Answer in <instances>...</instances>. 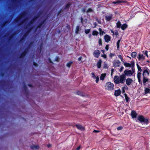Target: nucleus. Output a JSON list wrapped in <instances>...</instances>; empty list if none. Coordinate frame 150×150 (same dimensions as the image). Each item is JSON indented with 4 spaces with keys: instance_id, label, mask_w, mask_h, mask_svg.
<instances>
[{
    "instance_id": "obj_1",
    "label": "nucleus",
    "mask_w": 150,
    "mask_h": 150,
    "mask_svg": "<svg viewBox=\"0 0 150 150\" xmlns=\"http://www.w3.org/2000/svg\"><path fill=\"white\" fill-rule=\"evenodd\" d=\"M126 76L124 74L119 76H115L114 77V81L115 83L118 84L120 83H124L126 80Z\"/></svg>"
},
{
    "instance_id": "obj_2",
    "label": "nucleus",
    "mask_w": 150,
    "mask_h": 150,
    "mask_svg": "<svg viewBox=\"0 0 150 150\" xmlns=\"http://www.w3.org/2000/svg\"><path fill=\"white\" fill-rule=\"evenodd\" d=\"M135 72V70L134 69L133 67L132 68V70H125V71L124 72V74L125 75V76H130L131 75H132L133 73Z\"/></svg>"
},
{
    "instance_id": "obj_3",
    "label": "nucleus",
    "mask_w": 150,
    "mask_h": 150,
    "mask_svg": "<svg viewBox=\"0 0 150 150\" xmlns=\"http://www.w3.org/2000/svg\"><path fill=\"white\" fill-rule=\"evenodd\" d=\"M138 120L141 123H144V124H147L148 122V120L145 118L143 116L140 115L138 117Z\"/></svg>"
},
{
    "instance_id": "obj_4",
    "label": "nucleus",
    "mask_w": 150,
    "mask_h": 150,
    "mask_svg": "<svg viewBox=\"0 0 150 150\" xmlns=\"http://www.w3.org/2000/svg\"><path fill=\"white\" fill-rule=\"evenodd\" d=\"M39 17V15H36L34 16L33 18L28 23L27 25L26 26L25 29H27L28 28V26H30L32 24L35 20Z\"/></svg>"
},
{
    "instance_id": "obj_5",
    "label": "nucleus",
    "mask_w": 150,
    "mask_h": 150,
    "mask_svg": "<svg viewBox=\"0 0 150 150\" xmlns=\"http://www.w3.org/2000/svg\"><path fill=\"white\" fill-rule=\"evenodd\" d=\"M114 86V85L112 83L108 82L106 83L105 88L107 90H111L113 89Z\"/></svg>"
},
{
    "instance_id": "obj_6",
    "label": "nucleus",
    "mask_w": 150,
    "mask_h": 150,
    "mask_svg": "<svg viewBox=\"0 0 150 150\" xmlns=\"http://www.w3.org/2000/svg\"><path fill=\"white\" fill-rule=\"evenodd\" d=\"M25 13L24 12H23L21 15L17 18L15 19V22L16 23H18L19 22L20 19L23 18L25 15Z\"/></svg>"
},
{
    "instance_id": "obj_7",
    "label": "nucleus",
    "mask_w": 150,
    "mask_h": 150,
    "mask_svg": "<svg viewBox=\"0 0 150 150\" xmlns=\"http://www.w3.org/2000/svg\"><path fill=\"white\" fill-rule=\"evenodd\" d=\"M100 53V52L98 50H95L93 52V55L94 56L97 58L99 57Z\"/></svg>"
},
{
    "instance_id": "obj_8",
    "label": "nucleus",
    "mask_w": 150,
    "mask_h": 150,
    "mask_svg": "<svg viewBox=\"0 0 150 150\" xmlns=\"http://www.w3.org/2000/svg\"><path fill=\"white\" fill-rule=\"evenodd\" d=\"M138 60L140 61H142L144 60L145 57L143 54H139L137 57Z\"/></svg>"
},
{
    "instance_id": "obj_9",
    "label": "nucleus",
    "mask_w": 150,
    "mask_h": 150,
    "mask_svg": "<svg viewBox=\"0 0 150 150\" xmlns=\"http://www.w3.org/2000/svg\"><path fill=\"white\" fill-rule=\"evenodd\" d=\"M91 75L92 76V77L93 79H96V82L97 83L99 81V77L98 76H96L95 74L93 72H92L91 73Z\"/></svg>"
},
{
    "instance_id": "obj_10",
    "label": "nucleus",
    "mask_w": 150,
    "mask_h": 150,
    "mask_svg": "<svg viewBox=\"0 0 150 150\" xmlns=\"http://www.w3.org/2000/svg\"><path fill=\"white\" fill-rule=\"evenodd\" d=\"M125 81L126 84L128 86H129L131 85L132 83L133 82L132 79L129 78H127V79H126Z\"/></svg>"
},
{
    "instance_id": "obj_11",
    "label": "nucleus",
    "mask_w": 150,
    "mask_h": 150,
    "mask_svg": "<svg viewBox=\"0 0 150 150\" xmlns=\"http://www.w3.org/2000/svg\"><path fill=\"white\" fill-rule=\"evenodd\" d=\"M127 1L126 0H117L116 1H114L112 2V3L114 4H119L121 3H126Z\"/></svg>"
},
{
    "instance_id": "obj_12",
    "label": "nucleus",
    "mask_w": 150,
    "mask_h": 150,
    "mask_svg": "<svg viewBox=\"0 0 150 150\" xmlns=\"http://www.w3.org/2000/svg\"><path fill=\"white\" fill-rule=\"evenodd\" d=\"M104 38L105 42H108L110 40L111 38L109 35L106 34L104 36Z\"/></svg>"
},
{
    "instance_id": "obj_13",
    "label": "nucleus",
    "mask_w": 150,
    "mask_h": 150,
    "mask_svg": "<svg viewBox=\"0 0 150 150\" xmlns=\"http://www.w3.org/2000/svg\"><path fill=\"white\" fill-rule=\"evenodd\" d=\"M47 18H45L42 20L38 24L37 26V29L40 28L44 23L46 21Z\"/></svg>"
},
{
    "instance_id": "obj_14",
    "label": "nucleus",
    "mask_w": 150,
    "mask_h": 150,
    "mask_svg": "<svg viewBox=\"0 0 150 150\" xmlns=\"http://www.w3.org/2000/svg\"><path fill=\"white\" fill-rule=\"evenodd\" d=\"M112 15H111L109 16H105V19L107 21H110L112 19Z\"/></svg>"
},
{
    "instance_id": "obj_15",
    "label": "nucleus",
    "mask_w": 150,
    "mask_h": 150,
    "mask_svg": "<svg viewBox=\"0 0 150 150\" xmlns=\"http://www.w3.org/2000/svg\"><path fill=\"white\" fill-rule=\"evenodd\" d=\"M149 75V73L147 70H145L144 71L143 73V77H146Z\"/></svg>"
},
{
    "instance_id": "obj_16",
    "label": "nucleus",
    "mask_w": 150,
    "mask_h": 150,
    "mask_svg": "<svg viewBox=\"0 0 150 150\" xmlns=\"http://www.w3.org/2000/svg\"><path fill=\"white\" fill-rule=\"evenodd\" d=\"M33 28V27H32L30 28H29L28 30L24 34L23 36H24V37L26 38L28 35V33L30 32L31 30Z\"/></svg>"
},
{
    "instance_id": "obj_17",
    "label": "nucleus",
    "mask_w": 150,
    "mask_h": 150,
    "mask_svg": "<svg viewBox=\"0 0 150 150\" xmlns=\"http://www.w3.org/2000/svg\"><path fill=\"white\" fill-rule=\"evenodd\" d=\"M71 5V4L70 2H68L64 8V10H65L67 9H69Z\"/></svg>"
},
{
    "instance_id": "obj_18",
    "label": "nucleus",
    "mask_w": 150,
    "mask_h": 150,
    "mask_svg": "<svg viewBox=\"0 0 150 150\" xmlns=\"http://www.w3.org/2000/svg\"><path fill=\"white\" fill-rule=\"evenodd\" d=\"M76 126L77 128L81 130H83L84 129V128L80 125H76Z\"/></svg>"
},
{
    "instance_id": "obj_19",
    "label": "nucleus",
    "mask_w": 150,
    "mask_h": 150,
    "mask_svg": "<svg viewBox=\"0 0 150 150\" xmlns=\"http://www.w3.org/2000/svg\"><path fill=\"white\" fill-rule=\"evenodd\" d=\"M131 115L132 118H136L137 116V114L134 111H132L131 112Z\"/></svg>"
},
{
    "instance_id": "obj_20",
    "label": "nucleus",
    "mask_w": 150,
    "mask_h": 150,
    "mask_svg": "<svg viewBox=\"0 0 150 150\" xmlns=\"http://www.w3.org/2000/svg\"><path fill=\"white\" fill-rule=\"evenodd\" d=\"M121 63L118 60H115L113 63V66H120Z\"/></svg>"
},
{
    "instance_id": "obj_21",
    "label": "nucleus",
    "mask_w": 150,
    "mask_h": 150,
    "mask_svg": "<svg viewBox=\"0 0 150 150\" xmlns=\"http://www.w3.org/2000/svg\"><path fill=\"white\" fill-rule=\"evenodd\" d=\"M128 27V25H127L125 24V23H124V24H123L122 26H121V28L122 29V30H125Z\"/></svg>"
},
{
    "instance_id": "obj_22",
    "label": "nucleus",
    "mask_w": 150,
    "mask_h": 150,
    "mask_svg": "<svg viewBox=\"0 0 150 150\" xmlns=\"http://www.w3.org/2000/svg\"><path fill=\"white\" fill-rule=\"evenodd\" d=\"M121 91L120 89L115 91V95L116 96H117L120 95L121 93Z\"/></svg>"
},
{
    "instance_id": "obj_23",
    "label": "nucleus",
    "mask_w": 150,
    "mask_h": 150,
    "mask_svg": "<svg viewBox=\"0 0 150 150\" xmlns=\"http://www.w3.org/2000/svg\"><path fill=\"white\" fill-rule=\"evenodd\" d=\"M26 55L25 53H24L23 52H22L20 56H19V58L20 59H22L24 58Z\"/></svg>"
},
{
    "instance_id": "obj_24",
    "label": "nucleus",
    "mask_w": 150,
    "mask_h": 150,
    "mask_svg": "<svg viewBox=\"0 0 150 150\" xmlns=\"http://www.w3.org/2000/svg\"><path fill=\"white\" fill-rule=\"evenodd\" d=\"M121 24L120 21H118L116 23V27L117 28H121Z\"/></svg>"
},
{
    "instance_id": "obj_25",
    "label": "nucleus",
    "mask_w": 150,
    "mask_h": 150,
    "mask_svg": "<svg viewBox=\"0 0 150 150\" xmlns=\"http://www.w3.org/2000/svg\"><path fill=\"white\" fill-rule=\"evenodd\" d=\"M106 75V74H102L100 77V79L101 80H103L104 79V78L105 77Z\"/></svg>"
},
{
    "instance_id": "obj_26",
    "label": "nucleus",
    "mask_w": 150,
    "mask_h": 150,
    "mask_svg": "<svg viewBox=\"0 0 150 150\" xmlns=\"http://www.w3.org/2000/svg\"><path fill=\"white\" fill-rule=\"evenodd\" d=\"M31 148L33 150H36L37 149H38L39 147L38 146H35V145H32L31 147Z\"/></svg>"
},
{
    "instance_id": "obj_27",
    "label": "nucleus",
    "mask_w": 150,
    "mask_h": 150,
    "mask_svg": "<svg viewBox=\"0 0 150 150\" xmlns=\"http://www.w3.org/2000/svg\"><path fill=\"white\" fill-rule=\"evenodd\" d=\"M79 25H77L76 26L75 33L76 34H78L79 33Z\"/></svg>"
},
{
    "instance_id": "obj_28",
    "label": "nucleus",
    "mask_w": 150,
    "mask_h": 150,
    "mask_svg": "<svg viewBox=\"0 0 150 150\" xmlns=\"http://www.w3.org/2000/svg\"><path fill=\"white\" fill-rule=\"evenodd\" d=\"M98 34V32L96 30H93L92 32V35L93 36H97Z\"/></svg>"
},
{
    "instance_id": "obj_29",
    "label": "nucleus",
    "mask_w": 150,
    "mask_h": 150,
    "mask_svg": "<svg viewBox=\"0 0 150 150\" xmlns=\"http://www.w3.org/2000/svg\"><path fill=\"white\" fill-rule=\"evenodd\" d=\"M98 30L99 31V34L100 35H103L105 33L104 31L102 30L101 28H99Z\"/></svg>"
},
{
    "instance_id": "obj_30",
    "label": "nucleus",
    "mask_w": 150,
    "mask_h": 150,
    "mask_svg": "<svg viewBox=\"0 0 150 150\" xmlns=\"http://www.w3.org/2000/svg\"><path fill=\"white\" fill-rule=\"evenodd\" d=\"M141 73L140 72H138L137 74V78L139 82L141 81Z\"/></svg>"
},
{
    "instance_id": "obj_31",
    "label": "nucleus",
    "mask_w": 150,
    "mask_h": 150,
    "mask_svg": "<svg viewBox=\"0 0 150 150\" xmlns=\"http://www.w3.org/2000/svg\"><path fill=\"white\" fill-rule=\"evenodd\" d=\"M137 53L136 52H133L131 53V56L132 57H135Z\"/></svg>"
},
{
    "instance_id": "obj_32",
    "label": "nucleus",
    "mask_w": 150,
    "mask_h": 150,
    "mask_svg": "<svg viewBox=\"0 0 150 150\" xmlns=\"http://www.w3.org/2000/svg\"><path fill=\"white\" fill-rule=\"evenodd\" d=\"M143 82L144 83H146L148 81L149 79H148L146 77H143Z\"/></svg>"
},
{
    "instance_id": "obj_33",
    "label": "nucleus",
    "mask_w": 150,
    "mask_h": 150,
    "mask_svg": "<svg viewBox=\"0 0 150 150\" xmlns=\"http://www.w3.org/2000/svg\"><path fill=\"white\" fill-rule=\"evenodd\" d=\"M14 35V33H13L11 35H10L8 38V41H10L13 38V36Z\"/></svg>"
},
{
    "instance_id": "obj_34",
    "label": "nucleus",
    "mask_w": 150,
    "mask_h": 150,
    "mask_svg": "<svg viewBox=\"0 0 150 150\" xmlns=\"http://www.w3.org/2000/svg\"><path fill=\"white\" fill-rule=\"evenodd\" d=\"M145 94L148 93H150V89H149L146 88L145 90Z\"/></svg>"
},
{
    "instance_id": "obj_35",
    "label": "nucleus",
    "mask_w": 150,
    "mask_h": 150,
    "mask_svg": "<svg viewBox=\"0 0 150 150\" xmlns=\"http://www.w3.org/2000/svg\"><path fill=\"white\" fill-rule=\"evenodd\" d=\"M111 32L113 33V35H115L116 36L118 35V32L117 31L116 32H115V33H114L113 31L112 30H111Z\"/></svg>"
},
{
    "instance_id": "obj_36",
    "label": "nucleus",
    "mask_w": 150,
    "mask_h": 150,
    "mask_svg": "<svg viewBox=\"0 0 150 150\" xmlns=\"http://www.w3.org/2000/svg\"><path fill=\"white\" fill-rule=\"evenodd\" d=\"M91 31V29H86L85 31V33L86 34H88Z\"/></svg>"
},
{
    "instance_id": "obj_37",
    "label": "nucleus",
    "mask_w": 150,
    "mask_h": 150,
    "mask_svg": "<svg viewBox=\"0 0 150 150\" xmlns=\"http://www.w3.org/2000/svg\"><path fill=\"white\" fill-rule=\"evenodd\" d=\"M102 63V61L101 59H100L98 62L97 66H101Z\"/></svg>"
},
{
    "instance_id": "obj_38",
    "label": "nucleus",
    "mask_w": 150,
    "mask_h": 150,
    "mask_svg": "<svg viewBox=\"0 0 150 150\" xmlns=\"http://www.w3.org/2000/svg\"><path fill=\"white\" fill-rule=\"evenodd\" d=\"M29 51V49H28V47H27L24 50L23 52L25 53L26 54H27L28 52Z\"/></svg>"
},
{
    "instance_id": "obj_39",
    "label": "nucleus",
    "mask_w": 150,
    "mask_h": 150,
    "mask_svg": "<svg viewBox=\"0 0 150 150\" xmlns=\"http://www.w3.org/2000/svg\"><path fill=\"white\" fill-rule=\"evenodd\" d=\"M59 60V58L58 56H57L54 59V61H56L57 62H58Z\"/></svg>"
},
{
    "instance_id": "obj_40",
    "label": "nucleus",
    "mask_w": 150,
    "mask_h": 150,
    "mask_svg": "<svg viewBox=\"0 0 150 150\" xmlns=\"http://www.w3.org/2000/svg\"><path fill=\"white\" fill-rule=\"evenodd\" d=\"M72 63L73 62L72 61H69L67 63L66 66H71V65L72 64Z\"/></svg>"
},
{
    "instance_id": "obj_41",
    "label": "nucleus",
    "mask_w": 150,
    "mask_h": 150,
    "mask_svg": "<svg viewBox=\"0 0 150 150\" xmlns=\"http://www.w3.org/2000/svg\"><path fill=\"white\" fill-rule=\"evenodd\" d=\"M25 38V37H24V36H23L20 39L19 42H21Z\"/></svg>"
},
{
    "instance_id": "obj_42",
    "label": "nucleus",
    "mask_w": 150,
    "mask_h": 150,
    "mask_svg": "<svg viewBox=\"0 0 150 150\" xmlns=\"http://www.w3.org/2000/svg\"><path fill=\"white\" fill-rule=\"evenodd\" d=\"M33 44V42H31L30 44L28 45V47H28V49H29L31 46V45Z\"/></svg>"
},
{
    "instance_id": "obj_43",
    "label": "nucleus",
    "mask_w": 150,
    "mask_h": 150,
    "mask_svg": "<svg viewBox=\"0 0 150 150\" xmlns=\"http://www.w3.org/2000/svg\"><path fill=\"white\" fill-rule=\"evenodd\" d=\"M93 11V10L91 8H89L86 11L87 13H88L89 12H92Z\"/></svg>"
},
{
    "instance_id": "obj_44",
    "label": "nucleus",
    "mask_w": 150,
    "mask_h": 150,
    "mask_svg": "<svg viewBox=\"0 0 150 150\" xmlns=\"http://www.w3.org/2000/svg\"><path fill=\"white\" fill-rule=\"evenodd\" d=\"M43 44L42 42H41L40 43V51H41V50H42L43 48Z\"/></svg>"
},
{
    "instance_id": "obj_45",
    "label": "nucleus",
    "mask_w": 150,
    "mask_h": 150,
    "mask_svg": "<svg viewBox=\"0 0 150 150\" xmlns=\"http://www.w3.org/2000/svg\"><path fill=\"white\" fill-rule=\"evenodd\" d=\"M99 44L100 45H102V40L101 38H99L98 40Z\"/></svg>"
},
{
    "instance_id": "obj_46",
    "label": "nucleus",
    "mask_w": 150,
    "mask_h": 150,
    "mask_svg": "<svg viewBox=\"0 0 150 150\" xmlns=\"http://www.w3.org/2000/svg\"><path fill=\"white\" fill-rule=\"evenodd\" d=\"M124 66H131L130 63L127 62H125L124 63Z\"/></svg>"
},
{
    "instance_id": "obj_47",
    "label": "nucleus",
    "mask_w": 150,
    "mask_h": 150,
    "mask_svg": "<svg viewBox=\"0 0 150 150\" xmlns=\"http://www.w3.org/2000/svg\"><path fill=\"white\" fill-rule=\"evenodd\" d=\"M117 50H119L120 48V43H117Z\"/></svg>"
},
{
    "instance_id": "obj_48",
    "label": "nucleus",
    "mask_w": 150,
    "mask_h": 150,
    "mask_svg": "<svg viewBox=\"0 0 150 150\" xmlns=\"http://www.w3.org/2000/svg\"><path fill=\"white\" fill-rule=\"evenodd\" d=\"M144 54L147 57H148V51H147L145 50V51L144 52Z\"/></svg>"
},
{
    "instance_id": "obj_49",
    "label": "nucleus",
    "mask_w": 150,
    "mask_h": 150,
    "mask_svg": "<svg viewBox=\"0 0 150 150\" xmlns=\"http://www.w3.org/2000/svg\"><path fill=\"white\" fill-rule=\"evenodd\" d=\"M137 67H138V71L141 72V71H142V69L140 66H137Z\"/></svg>"
},
{
    "instance_id": "obj_50",
    "label": "nucleus",
    "mask_w": 150,
    "mask_h": 150,
    "mask_svg": "<svg viewBox=\"0 0 150 150\" xmlns=\"http://www.w3.org/2000/svg\"><path fill=\"white\" fill-rule=\"evenodd\" d=\"M82 58V57L81 56H80L79 58H78V60L79 61V62L81 61L80 63H81L82 62V61H81Z\"/></svg>"
},
{
    "instance_id": "obj_51",
    "label": "nucleus",
    "mask_w": 150,
    "mask_h": 150,
    "mask_svg": "<svg viewBox=\"0 0 150 150\" xmlns=\"http://www.w3.org/2000/svg\"><path fill=\"white\" fill-rule=\"evenodd\" d=\"M125 99H126V100L127 101H128V97H127V96L126 94H125Z\"/></svg>"
},
{
    "instance_id": "obj_52",
    "label": "nucleus",
    "mask_w": 150,
    "mask_h": 150,
    "mask_svg": "<svg viewBox=\"0 0 150 150\" xmlns=\"http://www.w3.org/2000/svg\"><path fill=\"white\" fill-rule=\"evenodd\" d=\"M48 60L50 63H52V64H54L52 62V61L51 59L50 58H49L48 59Z\"/></svg>"
},
{
    "instance_id": "obj_53",
    "label": "nucleus",
    "mask_w": 150,
    "mask_h": 150,
    "mask_svg": "<svg viewBox=\"0 0 150 150\" xmlns=\"http://www.w3.org/2000/svg\"><path fill=\"white\" fill-rule=\"evenodd\" d=\"M96 21H97L98 23L99 24H101V21L100 20H99L98 18H96Z\"/></svg>"
},
{
    "instance_id": "obj_54",
    "label": "nucleus",
    "mask_w": 150,
    "mask_h": 150,
    "mask_svg": "<svg viewBox=\"0 0 150 150\" xmlns=\"http://www.w3.org/2000/svg\"><path fill=\"white\" fill-rule=\"evenodd\" d=\"M101 57H104L105 59L107 58V55L105 54H103L102 55Z\"/></svg>"
},
{
    "instance_id": "obj_55",
    "label": "nucleus",
    "mask_w": 150,
    "mask_h": 150,
    "mask_svg": "<svg viewBox=\"0 0 150 150\" xmlns=\"http://www.w3.org/2000/svg\"><path fill=\"white\" fill-rule=\"evenodd\" d=\"M105 49L107 50H108L109 49V45H107L105 47Z\"/></svg>"
},
{
    "instance_id": "obj_56",
    "label": "nucleus",
    "mask_w": 150,
    "mask_h": 150,
    "mask_svg": "<svg viewBox=\"0 0 150 150\" xmlns=\"http://www.w3.org/2000/svg\"><path fill=\"white\" fill-rule=\"evenodd\" d=\"M122 127H117V129L118 130H120L122 129Z\"/></svg>"
},
{
    "instance_id": "obj_57",
    "label": "nucleus",
    "mask_w": 150,
    "mask_h": 150,
    "mask_svg": "<svg viewBox=\"0 0 150 150\" xmlns=\"http://www.w3.org/2000/svg\"><path fill=\"white\" fill-rule=\"evenodd\" d=\"M130 64H131V66H134V61L131 62Z\"/></svg>"
},
{
    "instance_id": "obj_58",
    "label": "nucleus",
    "mask_w": 150,
    "mask_h": 150,
    "mask_svg": "<svg viewBox=\"0 0 150 150\" xmlns=\"http://www.w3.org/2000/svg\"><path fill=\"white\" fill-rule=\"evenodd\" d=\"M93 25H94V28H96L97 25V24L96 23V22H95L94 23H93Z\"/></svg>"
},
{
    "instance_id": "obj_59",
    "label": "nucleus",
    "mask_w": 150,
    "mask_h": 150,
    "mask_svg": "<svg viewBox=\"0 0 150 150\" xmlns=\"http://www.w3.org/2000/svg\"><path fill=\"white\" fill-rule=\"evenodd\" d=\"M118 57L120 58V59H122V56L121 55H119L118 56Z\"/></svg>"
},
{
    "instance_id": "obj_60",
    "label": "nucleus",
    "mask_w": 150,
    "mask_h": 150,
    "mask_svg": "<svg viewBox=\"0 0 150 150\" xmlns=\"http://www.w3.org/2000/svg\"><path fill=\"white\" fill-rule=\"evenodd\" d=\"M42 12H39L38 13V14H37V15H39V17L40 16V15L42 14Z\"/></svg>"
},
{
    "instance_id": "obj_61",
    "label": "nucleus",
    "mask_w": 150,
    "mask_h": 150,
    "mask_svg": "<svg viewBox=\"0 0 150 150\" xmlns=\"http://www.w3.org/2000/svg\"><path fill=\"white\" fill-rule=\"evenodd\" d=\"M99 131L96 130H94L93 131V132H96V133H98L99 132Z\"/></svg>"
},
{
    "instance_id": "obj_62",
    "label": "nucleus",
    "mask_w": 150,
    "mask_h": 150,
    "mask_svg": "<svg viewBox=\"0 0 150 150\" xmlns=\"http://www.w3.org/2000/svg\"><path fill=\"white\" fill-rule=\"evenodd\" d=\"M81 146H80L77 148H76V150H79L80 149Z\"/></svg>"
},
{
    "instance_id": "obj_63",
    "label": "nucleus",
    "mask_w": 150,
    "mask_h": 150,
    "mask_svg": "<svg viewBox=\"0 0 150 150\" xmlns=\"http://www.w3.org/2000/svg\"><path fill=\"white\" fill-rule=\"evenodd\" d=\"M61 12L59 11L58 12L57 14V17H58L59 16V14Z\"/></svg>"
},
{
    "instance_id": "obj_64",
    "label": "nucleus",
    "mask_w": 150,
    "mask_h": 150,
    "mask_svg": "<svg viewBox=\"0 0 150 150\" xmlns=\"http://www.w3.org/2000/svg\"><path fill=\"white\" fill-rule=\"evenodd\" d=\"M121 60L122 62H123L124 63L125 60L123 58H122V59H121Z\"/></svg>"
}]
</instances>
